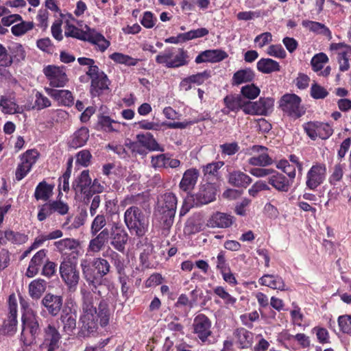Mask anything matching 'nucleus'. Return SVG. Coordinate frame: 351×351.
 Instances as JSON below:
<instances>
[{"label": "nucleus", "instance_id": "obj_16", "mask_svg": "<svg viewBox=\"0 0 351 351\" xmlns=\"http://www.w3.org/2000/svg\"><path fill=\"white\" fill-rule=\"evenodd\" d=\"M193 332L202 343H206L211 335V322L204 314L197 315L193 324Z\"/></svg>", "mask_w": 351, "mask_h": 351}, {"label": "nucleus", "instance_id": "obj_1", "mask_svg": "<svg viewBox=\"0 0 351 351\" xmlns=\"http://www.w3.org/2000/svg\"><path fill=\"white\" fill-rule=\"evenodd\" d=\"M82 304L79 317L80 337H90L97 333L99 325L106 327L110 321L112 312L108 302L101 300L97 308L93 304V296L88 290L81 288Z\"/></svg>", "mask_w": 351, "mask_h": 351}, {"label": "nucleus", "instance_id": "obj_21", "mask_svg": "<svg viewBox=\"0 0 351 351\" xmlns=\"http://www.w3.org/2000/svg\"><path fill=\"white\" fill-rule=\"evenodd\" d=\"M151 163L154 168L176 169L180 166L181 162L172 158L169 154H160L152 157Z\"/></svg>", "mask_w": 351, "mask_h": 351}, {"label": "nucleus", "instance_id": "obj_24", "mask_svg": "<svg viewBox=\"0 0 351 351\" xmlns=\"http://www.w3.org/2000/svg\"><path fill=\"white\" fill-rule=\"evenodd\" d=\"M92 183V179L89 175L88 170H84L75 180L73 187L76 192L84 194L85 197L88 199L90 197V191H88Z\"/></svg>", "mask_w": 351, "mask_h": 351}, {"label": "nucleus", "instance_id": "obj_55", "mask_svg": "<svg viewBox=\"0 0 351 351\" xmlns=\"http://www.w3.org/2000/svg\"><path fill=\"white\" fill-rule=\"evenodd\" d=\"M260 93V88L254 84L243 86L241 89V94L248 99H256Z\"/></svg>", "mask_w": 351, "mask_h": 351}, {"label": "nucleus", "instance_id": "obj_20", "mask_svg": "<svg viewBox=\"0 0 351 351\" xmlns=\"http://www.w3.org/2000/svg\"><path fill=\"white\" fill-rule=\"evenodd\" d=\"M268 184L279 192L287 193L291 189L293 182L284 174L274 170L268 178Z\"/></svg>", "mask_w": 351, "mask_h": 351}, {"label": "nucleus", "instance_id": "obj_25", "mask_svg": "<svg viewBox=\"0 0 351 351\" xmlns=\"http://www.w3.org/2000/svg\"><path fill=\"white\" fill-rule=\"evenodd\" d=\"M228 56V53L221 49L206 50L196 57L195 62L197 64L204 62H219Z\"/></svg>", "mask_w": 351, "mask_h": 351}, {"label": "nucleus", "instance_id": "obj_43", "mask_svg": "<svg viewBox=\"0 0 351 351\" xmlns=\"http://www.w3.org/2000/svg\"><path fill=\"white\" fill-rule=\"evenodd\" d=\"M276 167L287 176L291 181H293L296 176V169L294 164L289 160L282 159L276 162Z\"/></svg>", "mask_w": 351, "mask_h": 351}, {"label": "nucleus", "instance_id": "obj_57", "mask_svg": "<svg viewBox=\"0 0 351 351\" xmlns=\"http://www.w3.org/2000/svg\"><path fill=\"white\" fill-rule=\"evenodd\" d=\"M213 291L215 294L223 300L226 304L233 305L237 302V299L228 293L223 287H216Z\"/></svg>", "mask_w": 351, "mask_h": 351}, {"label": "nucleus", "instance_id": "obj_8", "mask_svg": "<svg viewBox=\"0 0 351 351\" xmlns=\"http://www.w3.org/2000/svg\"><path fill=\"white\" fill-rule=\"evenodd\" d=\"M40 157L36 149H27L19 156V162L15 170V180L21 181L32 171Z\"/></svg>", "mask_w": 351, "mask_h": 351}, {"label": "nucleus", "instance_id": "obj_51", "mask_svg": "<svg viewBox=\"0 0 351 351\" xmlns=\"http://www.w3.org/2000/svg\"><path fill=\"white\" fill-rule=\"evenodd\" d=\"M329 59L324 53L315 54L311 59V64L314 71H320L324 66V64L328 62Z\"/></svg>", "mask_w": 351, "mask_h": 351}, {"label": "nucleus", "instance_id": "obj_30", "mask_svg": "<svg viewBox=\"0 0 351 351\" xmlns=\"http://www.w3.org/2000/svg\"><path fill=\"white\" fill-rule=\"evenodd\" d=\"M85 41H88L97 47L101 52H104L110 45V42L94 29L88 28V35Z\"/></svg>", "mask_w": 351, "mask_h": 351}, {"label": "nucleus", "instance_id": "obj_34", "mask_svg": "<svg viewBox=\"0 0 351 351\" xmlns=\"http://www.w3.org/2000/svg\"><path fill=\"white\" fill-rule=\"evenodd\" d=\"M128 234L123 229H117L111 234L110 244L117 251L123 252L125 250V246L128 241Z\"/></svg>", "mask_w": 351, "mask_h": 351}, {"label": "nucleus", "instance_id": "obj_6", "mask_svg": "<svg viewBox=\"0 0 351 351\" xmlns=\"http://www.w3.org/2000/svg\"><path fill=\"white\" fill-rule=\"evenodd\" d=\"M59 273L62 280L70 291H75L80 279L77 262L70 258H65L61 262Z\"/></svg>", "mask_w": 351, "mask_h": 351}, {"label": "nucleus", "instance_id": "obj_62", "mask_svg": "<svg viewBox=\"0 0 351 351\" xmlns=\"http://www.w3.org/2000/svg\"><path fill=\"white\" fill-rule=\"evenodd\" d=\"M269 190H270V188L265 181L258 180L251 186L248 190V193L250 195L256 197L259 192Z\"/></svg>", "mask_w": 351, "mask_h": 351}, {"label": "nucleus", "instance_id": "obj_18", "mask_svg": "<svg viewBox=\"0 0 351 351\" xmlns=\"http://www.w3.org/2000/svg\"><path fill=\"white\" fill-rule=\"evenodd\" d=\"M17 302L14 297L9 298V313L8 318L4 321L2 331L3 333L12 335L16 330L17 326Z\"/></svg>", "mask_w": 351, "mask_h": 351}, {"label": "nucleus", "instance_id": "obj_60", "mask_svg": "<svg viewBox=\"0 0 351 351\" xmlns=\"http://www.w3.org/2000/svg\"><path fill=\"white\" fill-rule=\"evenodd\" d=\"M311 96L315 99H322L328 95L327 90L321 85L313 83L311 87Z\"/></svg>", "mask_w": 351, "mask_h": 351}, {"label": "nucleus", "instance_id": "obj_41", "mask_svg": "<svg viewBox=\"0 0 351 351\" xmlns=\"http://www.w3.org/2000/svg\"><path fill=\"white\" fill-rule=\"evenodd\" d=\"M47 282L43 279H36L32 281L29 285V293L34 300L39 299L45 291Z\"/></svg>", "mask_w": 351, "mask_h": 351}, {"label": "nucleus", "instance_id": "obj_37", "mask_svg": "<svg viewBox=\"0 0 351 351\" xmlns=\"http://www.w3.org/2000/svg\"><path fill=\"white\" fill-rule=\"evenodd\" d=\"M254 77L255 74L251 69H240L234 73L232 78V84L239 86L244 83L251 82Z\"/></svg>", "mask_w": 351, "mask_h": 351}, {"label": "nucleus", "instance_id": "obj_46", "mask_svg": "<svg viewBox=\"0 0 351 351\" xmlns=\"http://www.w3.org/2000/svg\"><path fill=\"white\" fill-rule=\"evenodd\" d=\"M86 27L87 30L84 32L76 27L74 25L66 22L64 34L66 37H73L82 40H86L88 35V28H89L88 26H86Z\"/></svg>", "mask_w": 351, "mask_h": 351}, {"label": "nucleus", "instance_id": "obj_22", "mask_svg": "<svg viewBox=\"0 0 351 351\" xmlns=\"http://www.w3.org/2000/svg\"><path fill=\"white\" fill-rule=\"evenodd\" d=\"M253 339L254 334L244 328H237L233 332L234 343L240 349L251 347Z\"/></svg>", "mask_w": 351, "mask_h": 351}, {"label": "nucleus", "instance_id": "obj_28", "mask_svg": "<svg viewBox=\"0 0 351 351\" xmlns=\"http://www.w3.org/2000/svg\"><path fill=\"white\" fill-rule=\"evenodd\" d=\"M258 282L263 286H266L273 289L280 291L288 289L284 280L278 275L265 274L259 278Z\"/></svg>", "mask_w": 351, "mask_h": 351}, {"label": "nucleus", "instance_id": "obj_12", "mask_svg": "<svg viewBox=\"0 0 351 351\" xmlns=\"http://www.w3.org/2000/svg\"><path fill=\"white\" fill-rule=\"evenodd\" d=\"M274 100L271 97H261L258 101H247L243 112L247 114L267 115L274 108Z\"/></svg>", "mask_w": 351, "mask_h": 351}, {"label": "nucleus", "instance_id": "obj_23", "mask_svg": "<svg viewBox=\"0 0 351 351\" xmlns=\"http://www.w3.org/2000/svg\"><path fill=\"white\" fill-rule=\"evenodd\" d=\"M41 303L51 315L56 316L62 308L63 298L60 295L49 293L44 296Z\"/></svg>", "mask_w": 351, "mask_h": 351}, {"label": "nucleus", "instance_id": "obj_9", "mask_svg": "<svg viewBox=\"0 0 351 351\" xmlns=\"http://www.w3.org/2000/svg\"><path fill=\"white\" fill-rule=\"evenodd\" d=\"M327 169L324 163L315 162L307 171L305 184L308 189L316 191L326 180Z\"/></svg>", "mask_w": 351, "mask_h": 351}, {"label": "nucleus", "instance_id": "obj_17", "mask_svg": "<svg viewBox=\"0 0 351 351\" xmlns=\"http://www.w3.org/2000/svg\"><path fill=\"white\" fill-rule=\"evenodd\" d=\"M252 154H254L248 160V164L256 167H267L274 163L268 154V148L262 145H253L250 147Z\"/></svg>", "mask_w": 351, "mask_h": 351}, {"label": "nucleus", "instance_id": "obj_27", "mask_svg": "<svg viewBox=\"0 0 351 351\" xmlns=\"http://www.w3.org/2000/svg\"><path fill=\"white\" fill-rule=\"evenodd\" d=\"M216 189L213 184H204L196 194L197 203L200 205L208 204L215 199Z\"/></svg>", "mask_w": 351, "mask_h": 351}, {"label": "nucleus", "instance_id": "obj_47", "mask_svg": "<svg viewBox=\"0 0 351 351\" xmlns=\"http://www.w3.org/2000/svg\"><path fill=\"white\" fill-rule=\"evenodd\" d=\"M351 57V47H346V49L338 53L337 60L339 65V70L345 72L349 70V60Z\"/></svg>", "mask_w": 351, "mask_h": 351}, {"label": "nucleus", "instance_id": "obj_48", "mask_svg": "<svg viewBox=\"0 0 351 351\" xmlns=\"http://www.w3.org/2000/svg\"><path fill=\"white\" fill-rule=\"evenodd\" d=\"M20 23L13 25L11 28L12 33L16 36H21L33 29L34 23L33 21H25L21 19Z\"/></svg>", "mask_w": 351, "mask_h": 351}, {"label": "nucleus", "instance_id": "obj_29", "mask_svg": "<svg viewBox=\"0 0 351 351\" xmlns=\"http://www.w3.org/2000/svg\"><path fill=\"white\" fill-rule=\"evenodd\" d=\"M45 90L49 95L63 106H71L73 104L74 98L71 92L68 90H56L46 88Z\"/></svg>", "mask_w": 351, "mask_h": 351}, {"label": "nucleus", "instance_id": "obj_15", "mask_svg": "<svg viewBox=\"0 0 351 351\" xmlns=\"http://www.w3.org/2000/svg\"><path fill=\"white\" fill-rule=\"evenodd\" d=\"M49 85L53 87H63L68 82V77L64 66L48 65L43 69Z\"/></svg>", "mask_w": 351, "mask_h": 351}, {"label": "nucleus", "instance_id": "obj_53", "mask_svg": "<svg viewBox=\"0 0 351 351\" xmlns=\"http://www.w3.org/2000/svg\"><path fill=\"white\" fill-rule=\"evenodd\" d=\"M99 123L106 132L118 131L120 128V123L114 121L108 116H101L99 119Z\"/></svg>", "mask_w": 351, "mask_h": 351}, {"label": "nucleus", "instance_id": "obj_4", "mask_svg": "<svg viewBox=\"0 0 351 351\" xmlns=\"http://www.w3.org/2000/svg\"><path fill=\"white\" fill-rule=\"evenodd\" d=\"M124 221L130 232L138 237L145 235L147 231L148 219L137 206H132L125 210Z\"/></svg>", "mask_w": 351, "mask_h": 351}, {"label": "nucleus", "instance_id": "obj_5", "mask_svg": "<svg viewBox=\"0 0 351 351\" xmlns=\"http://www.w3.org/2000/svg\"><path fill=\"white\" fill-rule=\"evenodd\" d=\"M156 62L167 68H178L188 64V52L183 48L167 47L156 56Z\"/></svg>", "mask_w": 351, "mask_h": 351}, {"label": "nucleus", "instance_id": "obj_36", "mask_svg": "<svg viewBox=\"0 0 351 351\" xmlns=\"http://www.w3.org/2000/svg\"><path fill=\"white\" fill-rule=\"evenodd\" d=\"M46 258V250H40L37 252L31 259L27 270V275L28 277H33L39 271L40 265L43 264L44 259Z\"/></svg>", "mask_w": 351, "mask_h": 351}, {"label": "nucleus", "instance_id": "obj_11", "mask_svg": "<svg viewBox=\"0 0 351 351\" xmlns=\"http://www.w3.org/2000/svg\"><path fill=\"white\" fill-rule=\"evenodd\" d=\"M61 335L53 323L44 328L43 343L40 346L41 351H56L59 348Z\"/></svg>", "mask_w": 351, "mask_h": 351}, {"label": "nucleus", "instance_id": "obj_7", "mask_svg": "<svg viewBox=\"0 0 351 351\" xmlns=\"http://www.w3.org/2000/svg\"><path fill=\"white\" fill-rule=\"evenodd\" d=\"M279 107L285 114L294 119L301 117L306 112L301 98L293 93L285 94L279 101Z\"/></svg>", "mask_w": 351, "mask_h": 351}, {"label": "nucleus", "instance_id": "obj_3", "mask_svg": "<svg viewBox=\"0 0 351 351\" xmlns=\"http://www.w3.org/2000/svg\"><path fill=\"white\" fill-rule=\"evenodd\" d=\"M80 267L84 279L89 285H93L97 276L102 278L110 271V265L103 258L97 257L93 259L85 257L80 261Z\"/></svg>", "mask_w": 351, "mask_h": 351}, {"label": "nucleus", "instance_id": "obj_52", "mask_svg": "<svg viewBox=\"0 0 351 351\" xmlns=\"http://www.w3.org/2000/svg\"><path fill=\"white\" fill-rule=\"evenodd\" d=\"M106 225V219L104 215H97L93 219L90 232L92 236L96 235L100 230H102Z\"/></svg>", "mask_w": 351, "mask_h": 351}, {"label": "nucleus", "instance_id": "obj_2", "mask_svg": "<svg viewBox=\"0 0 351 351\" xmlns=\"http://www.w3.org/2000/svg\"><path fill=\"white\" fill-rule=\"evenodd\" d=\"M177 203V197L173 193H166L158 197L154 216L163 229H169L172 226Z\"/></svg>", "mask_w": 351, "mask_h": 351}, {"label": "nucleus", "instance_id": "obj_26", "mask_svg": "<svg viewBox=\"0 0 351 351\" xmlns=\"http://www.w3.org/2000/svg\"><path fill=\"white\" fill-rule=\"evenodd\" d=\"M233 223V217L228 214L216 212L208 220L207 225L210 228H226Z\"/></svg>", "mask_w": 351, "mask_h": 351}, {"label": "nucleus", "instance_id": "obj_19", "mask_svg": "<svg viewBox=\"0 0 351 351\" xmlns=\"http://www.w3.org/2000/svg\"><path fill=\"white\" fill-rule=\"evenodd\" d=\"M88 243L87 252L98 253L108 243L111 234L108 228L100 230Z\"/></svg>", "mask_w": 351, "mask_h": 351}, {"label": "nucleus", "instance_id": "obj_10", "mask_svg": "<svg viewBox=\"0 0 351 351\" xmlns=\"http://www.w3.org/2000/svg\"><path fill=\"white\" fill-rule=\"evenodd\" d=\"M38 319V317L32 310L27 311L23 315L21 339L24 341H31L40 332Z\"/></svg>", "mask_w": 351, "mask_h": 351}, {"label": "nucleus", "instance_id": "obj_39", "mask_svg": "<svg viewBox=\"0 0 351 351\" xmlns=\"http://www.w3.org/2000/svg\"><path fill=\"white\" fill-rule=\"evenodd\" d=\"M252 182V179L243 172L233 171L229 175V182L237 187H247Z\"/></svg>", "mask_w": 351, "mask_h": 351}, {"label": "nucleus", "instance_id": "obj_42", "mask_svg": "<svg viewBox=\"0 0 351 351\" xmlns=\"http://www.w3.org/2000/svg\"><path fill=\"white\" fill-rule=\"evenodd\" d=\"M54 245L58 252L62 254H66L67 251L77 250L80 243L75 239L66 238L56 241Z\"/></svg>", "mask_w": 351, "mask_h": 351}, {"label": "nucleus", "instance_id": "obj_54", "mask_svg": "<svg viewBox=\"0 0 351 351\" xmlns=\"http://www.w3.org/2000/svg\"><path fill=\"white\" fill-rule=\"evenodd\" d=\"M208 34V30L206 28L202 27L180 34H179V38H181L182 41H187L197 38H202L206 36Z\"/></svg>", "mask_w": 351, "mask_h": 351}, {"label": "nucleus", "instance_id": "obj_44", "mask_svg": "<svg viewBox=\"0 0 351 351\" xmlns=\"http://www.w3.org/2000/svg\"><path fill=\"white\" fill-rule=\"evenodd\" d=\"M109 58L117 64H125L128 66H136L139 61V59L119 52L110 54Z\"/></svg>", "mask_w": 351, "mask_h": 351}, {"label": "nucleus", "instance_id": "obj_59", "mask_svg": "<svg viewBox=\"0 0 351 351\" xmlns=\"http://www.w3.org/2000/svg\"><path fill=\"white\" fill-rule=\"evenodd\" d=\"M308 27L310 30L312 32H316L317 34H323L329 38V39L332 38L331 32L330 29L325 26L324 24L315 22V21H309L308 22Z\"/></svg>", "mask_w": 351, "mask_h": 351}, {"label": "nucleus", "instance_id": "obj_38", "mask_svg": "<svg viewBox=\"0 0 351 351\" xmlns=\"http://www.w3.org/2000/svg\"><path fill=\"white\" fill-rule=\"evenodd\" d=\"M256 67L258 71L265 74L271 73L280 70L279 63L270 58L260 59L256 64Z\"/></svg>", "mask_w": 351, "mask_h": 351}, {"label": "nucleus", "instance_id": "obj_13", "mask_svg": "<svg viewBox=\"0 0 351 351\" xmlns=\"http://www.w3.org/2000/svg\"><path fill=\"white\" fill-rule=\"evenodd\" d=\"M86 75L90 78V93L93 96H98L104 90L108 89L109 80L106 74L99 68H92L86 71Z\"/></svg>", "mask_w": 351, "mask_h": 351}, {"label": "nucleus", "instance_id": "obj_31", "mask_svg": "<svg viewBox=\"0 0 351 351\" xmlns=\"http://www.w3.org/2000/svg\"><path fill=\"white\" fill-rule=\"evenodd\" d=\"M199 177V171L196 169H187L183 174L179 184L180 189L184 191L192 190L195 186Z\"/></svg>", "mask_w": 351, "mask_h": 351}, {"label": "nucleus", "instance_id": "obj_33", "mask_svg": "<svg viewBox=\"0 0 351 351\" xmlns=\"http://www.w3.org/2000/svg\"><path fill=\"white\" fill-rule=\"evenodd\" d=\"M136 140L141 143L143 147L149 151H164L163 147L158 143L153 134L150 132L138 134L136 135Z\"/></svg>", "mask_w": 351, "mask_h": 351}, {"label": "nucleus", "instance_id": "obj_32", "mask_svg": "<svg viewBox=\"0 0 351 351\" xmlns=\"http://www.w3.org/2000/svg\"><path fill=\"white\" fill-rule=\"evenodd\" d=\"M226 107L222 109V112L228 114L230 111L238 112L239 110L243 111V107L247 101H244L241 96L228 95L223 99Z\"/></svg>", "mask_w": 351, "mask_h": 351}, {"label": "nucleus", "instance_id": "obj_49", "mask_svg": "<svg viewBox=\"0 0 351 351\" xmlns=\"http://www.w3.org/2000/svg\"><path fill=\"white\" fill-rule=\"evenodd\" d=\"M109 257L112 263L115 267L117 274L119 275H123L125 274V269L126 267L124 258L117 252L110 250Z\"/></svg>", "mask_w": 351, "mask_h": 351}, {"label": "nucleus", "instance_id": "obj_40", "mask_svg": "<svg viewBox=\"0 0 351 351\" xmlns=\"http://www.w3.org/2000/svg\"><path fill=\"white\" fill-rule=\"evenodd\" d=\"M53 185L47 184L45 181L40 182L36 187L34 197L37 200H48L53 195Z\"/></svg>", "mask_w": 351, "mask_h": 351}, {"label": "nucleus", "instance_id": "obj_63", "mask_svg": "<svg viewBox=\"0 0 351 351\" xmlns=\"http://www.w3.org/2000/svg\"><path fill=\"white\" fill-rule=\"evenodd\" d=\"M259 314L256 311H252L249 313H245L240 316V319L242 324L248 328L252 327V323L258 320Z\"/></svg>", "mask_w": 351, "mask_h": 351}, {"label": "nucleus", "instance_id": "obj_61", "mask_svg": "<svg viewBox=\"0 0 351 351\" xmlns=\"http://www.w3.org/2000/svg\"><path fill=\"white\" fill-rule=\"evenodd\" d=\"M338 324L340 330L346 334L351 333V316L341 315L338 318Z\"/></svg>", "mask_w": 351, "mask_h": 351}, {"label": "nucleus", "instance_id": "obj_64", "mask_svg": "<svg viewBox=\"0 0 351 351\" xmlns=\"http://www.w3.org/2000/svg\"><path fill=\"white\" fill-rule=\"evenodd\" d=\"M35 107L38 110H42L49 107L51 104L50 100L40 92H36L35 95Z\"/></svg>", "mask_w": 351, "mask_h": 351}, {"label": "nucleus", "instance_id": "obj_45", "mask_svg": "<svg viewBox=\"0 0 351 351\" xmlns=\"http://www.w3.org/2000/svg\"><path fill=\"white\" fill-rule=\"evenodd\" d=\"M1 112L5 114H15L21 112V108L12 99L2 96L0 99Z\"/></svg>", "mask_w": 351, "mask_h": 351}, {"label": "nucleus", "instance_id": "obj_58", "mask_svg": "<svg viewBox=\"0 0 351 351\" xmlns=\"http://www.w3.org/2000/svg\"><path fill=\"white\" fill-rule=\"evenodd\" d=\"M12 53V62H21L25 60L26 56V53L24 47L22 45L19 43H15L12 45L11 48Z\"/></svg>", "mask_w": 351, "mask_h": 351}, {"label": "nucleus", "instance_id": "obj_35", "mask_svg": "<svg viewBox=\"0 0 351 351\" xmlns=\"http://www.w3.org/2000/svg\"><path fill=\"white\" fill-rule=\"evenodd\" d=\"M89 138V130L86 127H81L72 135L69 141L70 147L78 148L84 146Z\"/></svg>", "mask_w": 351, "mask_h": 351}, {"label": "nucleus", "instance_id": "obj_56", "mask_svg": "<svg viewBox=\"0 0 351 351\" xmlns=\"http://www.w3.org/2000/svg\"><path fill=\"white\" fill-rule=\"evenodd\" d=\"M8 242L13 245H22L28 241V236L20 232L8 230Z\"/></svg>", "mask_w": 351, "mask_h": 351}, {"label": "nucleus", "instance_id": "obj_14", "mask_svg": "<svg viewBox=\"0 0 351 351\" xmlns=\"http://www.w3.org/2000/svg\"><path fill=\"white\" fill-rule=\"evenodd\" d=\"M69 211V206L61 200H52L39 207L38 219L43 221L52 214L57 213L60 215H66Z\"/></svg>", "mask_w": 351, "mask_h": 351}, {"label": "nucleus", "instance_id": "obj_50", "mask_svg": "<svg viewBox=\"0 0 351 351\" xmlns=\"http://www.w3.org/2000/svg\"><path fill=\"white\" fill-rule=\"evenodd\" d=\"M63 329L65 332L70 335L76 328V315L73 313H66L61 316Z\"/></svg>", "mask_w": 351, "mask_h": 351}]
</instances>
